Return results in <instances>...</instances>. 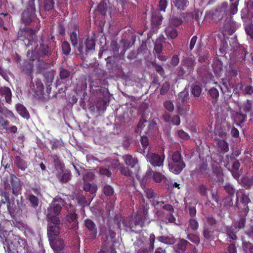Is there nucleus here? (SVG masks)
Returning a JSON list of instances; mask_svg holds the SVG:
<instances>
[{"label": "nucleus", "instance_id": "obj_1", "mask_svg": "<svg viewBox=\"0 0 253 253\" xmlns=\"http://www.w3.org/2000/svg\"><path fill=\"white\" fill-rule=\"evenodd\" d=\"M3 191L1 193L2 196L10 195L11 192L15 197L21 194L20 181L14 174L6 173L3 178Z\"/></svg>", "mask_w": 253, "mask_h": 253}, {"label": "nucleus", "instance_id": "obj_2", "mask_svg": "<svg viewBox=\"0 0 253 253\" xmlns=\"http://www.w3.org/2000/svg\"><path fill=\"white\" fill-rule=\"evenodd\" d=\"M64 204V201L60 197H56L53 199L47 209V221H53L56 223H59L60 219L58 216L60 214L62 207Z\"/></svg>", "mask_w": 253, "mask_h": 253}, {"label": "nucleus", "instance_id": "obj_3", "mask_svg": "<svg viewBox=\"0 0 253 253\" xmlns=\"http://www.w3.org/2000/svg\"><path fill=\"white\" fill-rule=\"evenodd\" d=\"M95 42L92 38H87L80 39L78 45L75 50L80 56L81 58L84 60L87 55L95 50Z\"/></svg>", "mask_w": 253, "mask_h": 253}, {"label": "nucleus", "instance_id": "obj_4", "mask_svg": "<svg viewBox=\"0 0 253 253\" xmlns=\"http://www.w3.org/2000/svg\"><path fill=\"white\" fill-rule=\"evenodd\" d=\"M251 202L249 195L244 191H237L235 206L238 208V212L241 215H247L249 211L248 204Z\"/></svg>", "mask_w": 253, "mask_h": 253}, {"label": "nucleus", "instance_id": "obj_5", "mask_svg": "<svg viewBox=\"0 0 253 253\" xmlns=\"http://www.w3.org/2000/svg\"><path fill=\"white\" fill-rule=\"evenodd\" d=\"M40 29L39 26L34 29L27 27L20 29L17 34V38L19 40L24 42L27 47L32 44V43L37 40V37L35 35Z\"/></svg>", "mask_w": 253, "mask_h": 253}, {"label": "nucleus", "instance_id": "obj_6", "mask_svg": "<svg viewBox=\"0 0 253 253\" xmlns=\"http://www.w3.org/2000/svg\"><path fill=\"white\" fill-rule=\"evenodd\" d=\"M10 195L3 196L7 203V210L10 215L15 213H19L20 211L26 210L25 205L23 204V202L19 201L18 200H16V203L15 202V196L13 195L10 199Z\"/></svg>", "mask_w": 253, "mask_h": 253}, {"label": "nucleus", "instance_id": "obj_7", "mask_svg": "<svg viewBox=\"0 0 253 253\" xmlns=\"http://www.w3.org/2000/svg\"><path fill=\"white\" fill-rule=\"evenodd\" d=\"M172 161L169 164V170L174 174L179 173L185 167L181 154L178 152H174L171 157Z\"/></svg>", "mask_w": 253, "mask_h": 253}, {"label": "nucleus", "instance_id": "obj_8", "mask_svg": "<svg viewBox=\"0 0 253 253\" xmlns=\"http://www.w3.org/2000/svg\"><path fill=\"white\" fill-rule=\"evenodd\" d=\"M33 54L34 55L31 57V59L34 61L41 58H43L49 56L51 54V51L47 45L41 43L40 45H37L36 46Z\"/></svg>", "mask_w": 253, "mask_h": 253}, {"label": "nucleus", "instance_id": "obj_9", "mask_svg": "<svg viewBox=\"0 0 253 253\" xmlns=\"http://www.w3.org/2000/svg\"><path fill=\"white\" fill-rule=\"evenodd\" d=\"M144 219L139 216H136L134 217H132L129 220L126 219L123 223L126 227V231L129 230L130 231H135V229L137 226L142 227L144 223Z\"/></svg>", "mask_w": 253, "mask_h": 253}, {"label": "nucleus", "instance_id": "obj_10", "mask_svg": "<svg viewBox=\"0 0 253 253\" xmlns=\"http://www.w3.org/2000/svg\"><path fill=\"white\" fill-rule=\"evenodd\" d=\"M147 161L154 167H161L164 165L165 158L164 154H158L155 153L149 152L146 155Z\"/></svg>", "mask_w": 253, "mask_h": 253}, {"label": "nucleus", "instance_id": "obj_11", "mask_svg": "<svg viewBox=\"0 0 253 253\" xmlns=\"http://www.w3.org/2000/svg\"><path fill=\"white\" fill-rule=\"evenodd\" d=\"M104 91L103 96L99 97L97 100L96 107L99 111L104 110L109 101V96L108 90L103 89Z\"/></svg>", "mask_w": 253, "mask_h": 253}, {"label": "nucleus", "instance_id": "obj_12", "mask_svg": "<svg viewBox=\"0 0 253 253\" xmlns=\"http://www.w3.org/2000/svg\"><path fill=\"white\" fill-rule=\"evenodd\" d=\"M47 235L51 240L52 238H54V236H57L59 233V225L60 224V220H59V223H56L53 221H47Z\"/></svg>", "mask_w": 253, "mask_h": 253}, {"label": "nucleus", "instance_id": "obj_13", "mask_svg": "<svg viewBox=\"0 0 253 253\" xmlns=\"http://www.w3.org/2000/svg\"><path fill=\"white\" fill-rule=\"evenodd\" d=\"M30 88L32 92L37 95H41L43 91V85L41 80H37L35 82L30 83Z\"/></svg>", "mask_w": 253, "mask_h": 253}, {"label": "nucleus", "instance_id": "obj_14", "mask_svg": "<svg viewBox=\"0 0 253 253\" xmlns=\"http://www.w3.org/2000/svg\"><path fill=\"white\" fill-rule=\"evenodd\" d=\"M51 248L56 252H60L64 249L65 243L63 239L60 238H52L49 240Z\"/></svg>", "mask_w": 253, "mask_h": 253}, {"label": "nucleus", "instance_id": "obj_15", "mask_svg": "<svg viewBox=\"0 0 253 253\" xmlns=\"http://www.w3.org/2000/svg\"><path fill=\"white\" fill-rule=\"evenodd\" d=\"M66 221L69 223H72L70 226L71 229L76 231L78 229V222L77 221V215L75 212L68 213L65 217Z\"/></svg>", "mask_w": 253, "mask_h": 253}, {"label": "nucleus", "instance_id": "obj_16", "mask_svg": "<svg viewBox=\"0 0 253 253\" xmlns=\"http://www.w3.org/2000/svg\"><path fill=\"white\" fill-rule=\"evenodd\" d=\"M182 64L183 66L186 67L187 71L190 74L194 70L196 62L194 59L188 57L182 60Z\"/></svg>", "mask_w": 253, "mask_h": 253}, {"label": "nucleus", "instance_id": "obj_17", "mask_svg": "<svg viewBox=\"0 0 253 253\" xmlns=\"http://www.w3.org/2000/svg\"><path fill=\"white\" fill-rule=\"evenodd\" d=\"M146 176H152V178L156 182H160L163 179L166 178L165 176L161 173L157 171H153L151 169H149L146 172Z\"/></svg>", "mask_w": 253, "mask_h": 253}, {"label": "nucleus", "instance_id": "obj_18", "mask_svg": "<svg viewBox=\"0 0 253 253\" xmlns=\"http://www.w3.org/2000/svg\"><path fill=\"white\" fill-rule=\"evenodd\" d=\"M35 13L24 10L22 14V20L26 25L30 24L35 17Z\"/></svg>", "mask_w": 253, "mask_h": 253}, {"label": "nucleus", "instance_id": "obj_19", "mask_svg": "<svg viewBox=\"0 0 253 253\" xmlns=\"http://www.w3.org/2000/svg\"><path fill=\"white\" fill-rule=\"evenodd\" d=\"M213 232V231H211L210 230V227L204 226L202 234L205 240L207 241H211L214 240L215 239V236Z\"/></svg>", "mask_w": 253, "mask_h": 253}, {"label": "nucleus", "instance_id": "obj_20", "mask_svg": "<svg viewBox=\"0 0 253 253\" xmlns=\"http://www.w3.org/2000/svg\"><path fill=\"white\" fill-rule=\"evenodd\" d=\"M84 224L85 227L90 232H92L93 235L96 237L97 235V228L94 222L89 219H86L84 221Z\"/></svg>", "mask_w": 253, "mask_h": 253}, {"label": "nucleus", "instance_id": "obj_21", "mask_svg": "<svg viewBox=\"0 0 253 253\" xmlns=\"http://www.w3.org/2000/svg\"><path fill=\"white\" fill-rule=\"evenodd\" d=\"M14 164L18 169H20L22 171L25 170L28 167L27 162L19 156H16L15 157Z\"/></svg>", "mask_w": 253, "mask_h": 253}, {"label": "nucleus", "instance_id": "obj_22", "mask_svg": "<svg viewBox=\"0 0 253 253\" xmlns=\"http://www.w3.org/2000/svg\"><path fill=\"white\" fill-rule=\"evenodd\" d=\"M17 112L23 118L28 120L30 118V114L27 109L22 104H18L16 106Z\"/></svg>", "mask_w": 253, "mask_h": 253}, {"label": "nucleus", "instance_id": "obj_23", "mask_svg": "<svg viewBox=\"0 0 253 253\" xmlns=\"http://www.w3.org/2000/svg\"><path fill=\"white\" fill-rule=\"evenodd\" d=\"M93 196H88L86 200V197L83 195H79L76 198L78 203L80 204L82 207H84L85 206H88L90 204L91 201L92 200Z\"/></svg>", "mask_w": 253, "mask_h": 253}, {"label": "nucleus", "instance_id": "obj_24", "mask_svg": "<svg viewBox=\"0 0 253 253\" xmlns=\"http://www.w3.org/2000/svg\"><path fill=\"white\" fill-rule=\"evenodd\" d=\"M189 244H190V243L186 240L180 239L173 247L182 252H184Z\"/></svg>", "mask_w": 253, "mask_h": 253}, {"label": "nucleus", "instance_id": "obj_25", "mask_svg": "<svg viewBox=\"0 0 253 253\" xmlns=\"http://www.w3.org/2000/svg\"><path fill=\"white\" fill-rule=\"evenodd\" d=\"M0 94L4 96L5 101L7 103H10L11 100V92L10 88L8 87H0Z\"/></svg>", "mask_w": 253, "mask_h": 253}, {"label": "nucleus", "instance_id": "obj_26", "mask_svg": "<svg viewBox=\"0 0 253 253\" xmlns=\"http://www.w3.org/2000/svg\"><path fill=\"white\" fill-rule=\"evenodd\" d=\"M125 164L132 168L134 167L138 163L137 158L133 157L131 155H126L123 156Z\"/></svg>", "mask_w": 253, "mask_h": 253}, {"label": "nucleus", "instance_id": "obj_27", "mask_svg": "<svg viewBox=\"0 0 253 253\" xmlns=\"http://www.w3.org/2000/svg\"><path fill=\"white\" fill-rule=\"evenodd\" d=\"M204 226L214 227L217 223L216 220L211 215L205 217L204 220Z\"/></svg>", "mask_w": 253, "mask_h": 253}, {"label": "nucleus", "instance_id": "obj_28", "mask_svg": "<svg viewBox=\"0 0 253 253\" xmlns=\"http://www.w3.org/2000/svg\"><path fill=\"white\" fill-rule=\"evenodd\" d=\"M158 240L166 244L172 245L175 242V239L173 236H161L157 238Z\"/></svg>", "mask_w": 253, "mask_h": 253}, {"label": "nucleus", "instance_id": "obj_29", "mask_svg": "<svg viewBox=\"0 0 253 253\" xmlns=\"http://www.w3.org/2000/svg\"><path fill=\"white\" fill-rule=\"evenodd\" d=\"M148 138L146 136H143L141 139V147L138 149V152L144 155L145 154V150L147 148L148 145Z\"/></svg>", "mask_w": 253, "mask_h": 253}, {"label": "nucleus", "instance_id": "obj_30", "mask_svg": "<svg viewBox=\"0 0 253 253\" xmlns=\"http://www.w3.org/2000/svg\"><path fill=\"white\" fill-rule=\"evenodd\" d=\"M83 189L84 191L89 192L91 194H93L97 191V186L94 184L84 182V184Z\"/></svg>", "mask_w": 253, "mask_h": 253}, {"label": "nucleus", "instance_id": "obj_31", "mask_svg": "<svg viewBox=\"0 0 253 253\" xmlns=\"http://www.w3.org/2000/svg\"><path fill=\"white\" fill-rule=\"evenodd\" d=\"M61 172H58L57 174V177L60 182L62 183H66L70 179V173L68 172H63V170H61Z\"/></svg>", "mask_w": 253, "mask_h": 253}, {"label": "nucleus", "instance_id": "obj_32", "mask_svg": "<svg viewBox=\"0 0 253 253\" xmlns=\"http://www.w3.org/2000/svg\"><path fill=\"white\" fill-rule=\"evenodd\" d=\"M224 32L228 35H231L235 31V28L233 23L231 21H227L225 23L223 27Z\"/></svg>", "mask_w": 253, "mask_h": 253}, {"label": "nucleus", "instance_id": "obj_33", "mask_svg": "<svg viewBox=\"0 0 253 253\" xmlns=\"http://www.w3.org/2000/svg\"><path fill=\"white\" fill-rule=\"evenodd\" d=\"M50 158L52 159L53 163H54L55 168L57 170H62V169L63 168L64 166L60 162L59 157H57L56 155L53 154L50 156Z\"/></svg>", "mask_w": 253, "mask_h": 253}, {"label": "nucleus", "instance_id": "obj_34", "mask_svg": "<svg viewBox=\"0 0 253 253\" xmlns=\"http://www.w3.org/2000/svg\"><path fill=\"white\" fill-rule=\"evenodd\" d=\"M215 143L222 152L225 153L228 151V145L225 141L223 140H217L215 141Z\"/></svg>", "mask_w": 253, "mask_h": 253}, {"label": "nucleus", "instance_id": "obj_35", "mask_svg": "<svg viewBox=\"0 0 253 253\" xmlns=\"http://www.w3.org/2000/svg\"><path fill=\"white\" fill-rule=\"evenodd\" d=\"M253 101L249 100H247L245 103H244L241 106L243 111L246 113H251L252 111Z\"/></svg>", "mask_w": 253, "mask_h": 253}, {"label": "nucleus", "instance_id": "obj_36", "mask_svg": "<svg viewBox=\"0 0 253 253\" xmlns=\"http://www.w3.org/2000/svg\"><path fill=\"white\" fill-rule=\"evenodd\" d=\"M175 6L180 10H184L188 3V0H174Z\"/></svg>", "mask_w": 253, "mask_h": 253}, {"label": "nucleus", "instance_id": "obj_37", "mask_svg": "<svg viewBox=\"0 0 253 253\" xmlns=\"http://www.w3.org/2000/svg\"><path fill=\"white\" fill-rule=\"evenodd\" d=\"M81 39L79 36H78L77 34L75 32H72L70 33V39L72 43V45L75 48V47L79 44L78 41L79 42V40Z\"/></svg>", "mask_w": 253, "mask_h": 253}, {"label": "nucleus", "instance_id": "obj_38", "mask_svg": "<svg viewBox=\"0 0 253 253\" xmlns=\"http://www.w3.org/2000/svg\"><path fill=\"white\" fill-rule=\"evenodd\" d=\"M191 93L195 97H199L202 92V87L200 85L196 84H193L191 86Z\"/></svg>", "mask_w": 253, "mask_h": 253}, {"label": "nucleus", "instance_id": "obj_39", "mask_svg": "<svg viewBox=\"0 0 253 253\" xmlns=\"http://www.w3.org/2000/svg\"><path fill=\"white\" fill-rule=\"evenodd\" d=\"M166 34L171 39H175L177 37L178 33L177 31L171 27H168L165 30Z\"/></svg>", "mask_w": 253, "mask_h": 253}, {"label": "nucleus", "instance_id": "obj_40", "mask_svg": "<svg viewBox=\"0 0 253 253\" xmlns=\"http://www.w3.org/2000/svg\"><path fill=\"white\" fill-rule=\"evenodd\" d=\"M197 189L201 196L208 197V188L205 184L203 183L199 184L198 186Z\"/></svg>", "mask_w": 253, "mask_h": 253}, {"label": "nucleus", "instance_id": "obj_41", "mask_svg": "<svg viewBox=\"0 0 253 253\" xmlns=\"http://www.w3.org/2000/svg\"><path fill=\"white\" fill-rule=\"evenodd\" d=\"M121 173L126 177H129L132 175V172L129 169L123 165H121L119 168Z\"/></svg>", "mask_w": 253, "mask_h": 253}, {"label": "nucleus", "instance_id": "obj_42", "mask_svg": "<svg viewBox=\"0 0 253 253\" xmlns=\"http://www.w3.org/2000/svg\"><path fill=\"white\" fill-rule=\"evenodd\" d=\"M98 11L102 15H105L107 11V3L106 0H102L97 7Z\"/></svg>", "mask_w": 253, "mask_h": 253}, {"label": "nucleus", "instance_id": "obj_43", "mask_svg": "<svg viewBox=\"0 0 253 253\" xmlns=\"http://www.w3.org/2000/svg\"><path fill=\"white\" fill-rule=\"evenodd\" d=\"M54 6V1L53 0H44L43 7L46 11H50L52 10Z\"/></svg>", "mask_w": 253, "mask_h": 253}, {"label": "nucleus", "instance_id": "obj_44", "mask_svg": "<svg viewBox=\"0 0 253 253\" xmlns=\"http://www.w3.org/2000/svg\"><path fill=\"white\" fill-rule=\"evenodd\" d=\"M104 194L106 196H111L113 195L114 191L113 188L108 184H105L103 188Z\"/></svg>", "mask_w": 253, "mask_h": 253}, {"label": "nucleus", "instance_id": "obj_45", "mask_svg": "<svg viewBox=\"0 0 253 253\" xmlns=\"http://www.w3.org/2000/svg\"><path fill=\"white\" fill-rule=\"evenodd\" d=\"M162 17L159 13L153 14L152 22L155 26L160 25L162 23Z\"/></svg>", "mask_w": 253, "mask_h": 253}, {"label": "nucleus", "instance_id": "obj_46", "mask_svg": "<svg viewBox=\"0 0 253 253\" xmlns=\"http://www.w3.org/2000/svg\"><path fill=\"white\" fill-rule=\"evenodd\" d=\"M187 239L197 245H198L200 243V237L197 234L193 233L188 234L187 235Z\"/></svg>", "mask_w": 253, "mask_h": 253}, {"label": "nucleus", "instance_id": "obj_47", "mask_svg": "<svg viewBox=\"0 0 253 253\" xmlns=\"http://www.w3.org/2000/svg\"><path fill=\"white\" fill-rule=\"evenodd\" d=\"M209 169L207 164H203L197 169L198 173L205 177L208 174Z\"/></svg>", "mask_w": 253, "mask_h": 253}, {"label": "nucleus", "instance_id": "obj_48", "mask_svg": "<svg viewBox=\"0 0 253 253\" xmlns=\"http://www.w3.org/2000/svg\"><path fill=\"white\" fill-rule=\"evenodd\" d=\"M239 216L240 217V219L236 223V226L238 227L239 229L243 228L245 226V223L246 221V216L247 215H242L238 213Z\"/></svg>", "mask_w": 253, "mask_h": 253}, {"label": "nucleus", "instance_id": "obj_49", "mask_svg": "<svg viewBox=\"0 0 253 253\" xmlns=\"http://www.w3.org/2000/svg\"><path fill=\"white\" fill-rule=\"evenodd\" d=\"M189 226L193 230L196 231L199 228V223L195 218H190L189 220Z\"/></svg>", "mask_w": 253, "mask_h": 253}, {"label": "nucleus", "instance_id": "obj_50", "mask_svg": "<svg viewBox=\"0 0 253 253\" xmlns=\"http://www.w3.org/2000/svg\"><path fill=\"white\" fill-rule=\"evenodd\" d=\"M62 48L63 53L67 55L71 51V47L69 42L67 41H64L62 43Z\"/></svg>", "mask_w": 253, "mask_h": 253}, {"label": "nucleus", "instance_id": "obj_51", "mask_svg": "<svg viewBox=\"0 0 253 253\" xmlns=\"http://www.w3.org/2000/svg\"><path fill=\"white\" fill-rule=\"evenodd\" d=\"M29 200L31 204L32 207L36 208L39 205L38 198L33 194L29 195Z\"/></svg>", "mask_w": 253, "mask_h": 253}, {"label": "nucleus", "instance_id": "obj_52", "mask_svg": "<svg viewBox=\"0 0 253 253\" xmlns=\"http://www.w3.org/2000/svg\"><path fill=\"white\" fill-rule=\"evenodd\" d=\"M224 190L229 195L233 196L235 193L236 189L229 183H226L224 186Z\"/></svg>", "mask_w": 253, "mask_h": 253}, {"label": "nucleus", "instance_id": "obj_53", "mask_svg": "<svg viewBox=\"0 0 253 253\" xmlns=\"http://www.w3.org/2000/svg\"><path fill=\"white\" fill-rule=\"evenodd\" d=\"M223 206L226 208L231 207L233 206V200L230 196L226 197L223 199Z\"/></svg>", "mask_w": 253, "mask_h": 253}, {"label": "nucleus", "instance_id": "obj_54", "mask_svg": "<svg viewBox=\"0 0 253 253\" xmlns=\"http://www.w3.org/2000/svg\"><path fill=\"white\" fill-rule=\"evenodd\" d=\"M9 124V121L5 120L3 117L0 115V128L2 130H8Z\"/></svg>", "mask_w": 253, "mask_h": 253}, {"label": "nucleus", "instance_id": "obj_55", "mask_svg": "<svg viewBox=\"0 0 253 253\" xmlns=\"http://www.w3.org/2000/svg\"><path fill=\"white\" fill-rule=\"evenodd\" d=\"M188 95L189 92L188 89H185L179 93L178 97L180 98L182 102H184L187 100Z\"/></svg>", "mask_w": 253, "mask_h": 253}, {"label": "nucleus", "instance_id": "obj_56", "mask_svg": "<svg viewBox=\"0 0 253 253\" xmlns=\"http://www.w3.org/2000/svg\"><path fill=\"white\" fill-rule=\"evenodd\" d=\"M185 211L189 214L190 218H195L194 217L196 214V210L194 207L186 206L185 207Z\"/></svg>", "mask_w": 253, "mask_h": 253}, {"label": "nucleus", "instance_id": "obj_57", "mask_svg": "<svg viewBox=\"0 0 253 253\" xmlns=\"http://www.w3.org/2000/svg\"><path fill=\"white\" fill-rule=\"evenodd\" d=\"M243 186L246 189H250L251 187L253 185V182H252V178H245L243 180Z\"/></svg>", "mask_w": 253, "mask_h": 253}, {"label": "nucleus", "instance_id": "obj_58", "mask_svg": "<svg viewBox=\"0 0 253 253\" xmlns=\"http://www.w3.org/2000/svg\"><path fill=\"white\" fill-rule=\"evenodd\" d=\"M35 2V0H29L28 3L27 8L25 10H28L29 11L35 13L36 7Z\"/></svg>", "mask_w": 253, "mask_h": 253}, {"label": "nucleus", "instance_id": "obj_59", "mask_svg": "<svg viewBox=\"0 0 253 253\" xmlns=\"http://www.w3.org/2000/svg\"><path fill=\"white\" fill-rule=\"evenodd\" d=\"M70 72L67 69L60 68V78L61 79H65L69 77Z\"/></svg>", "mask_w": 253, "mask_h": 253}, {"label": "nucleus", "instance_id": "obj_60", "mask_svg": "<svg viewBox=\"0 0 253 253\" xmlns=\"http://www.w3.org/2000/svg\"><path fill=\"white\" fill-rule=\"evenodd\" d=\"M169 88H170V84H169V83L168 82L164 83L163 84L161 88L160 94L161 95L166 94L169 90Z\"/></svg>", "mask_w": 253, "mask_h": 253}, {"label": "nucleus", "instance_id": "obj_61", "mask_svg": "<svg viewBox=\"0 0 253 253\" xmlns=\"http://www.w3.org/2000/svg\"><path fill=\"white\" fill-rule=\"evenodd\" d=\"M210 96L213 99H217L219 97V92L215 87H212L209 90Z\"/></svg>", "mask_w": 253, "mask_h": 253}, {"label": "nucleus", "instance_id": "obj_62", "mask_svg": "<svg viewBox=\"0 0 253 253\" xmlns=\"http://www.w3.org/2000/svg\"><path fill=\"white\" fill-rule=\"evenodd\" d=\"M239 4V0H236L234 2L232 3L230 6V12L231 14H235L238 11L237 6Z\"/></svg>", "mask_w": 253, "mask_h": 253}, {"label": "nucleus", "instance_id": "obj_63", "mask_svg": "<svg viewBox=\"0 0 253 253\" xmlns=\"http://www.w3.org/2000/svg\"><path fill=\"white\" fill-rule=\"evenodd\" d=\"M177 135L183 140H188L190 138L189 134L183 130H179L176 132Z\"/></svg>", "mask_w": 253, "mask_h": 253}, {"label": "nucleus", "instance_id": "obj_64", "mask_svg": "<svg viewBox=\"0 0 253 253\" xmlns=\"http://www.w3.org/2000/svg\"><path fill=\"white\" fill-rule=\"evenodd\" d=\"M244 250L245 251H249L251 253H253V245L250 242H245L243 244Z\"/></svg>", "mask_w": 253, "mask_h": 253}]
</instances>
